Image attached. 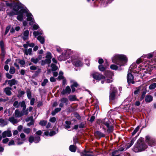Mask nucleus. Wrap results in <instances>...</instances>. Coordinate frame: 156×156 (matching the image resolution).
<instances>
[{"label":"nucleus","instance_id":"nucleus-1","mask_svg":"<svg viewBox=\"0 0 156 156\" xmlns=\"http://www.w3.org/2000/svg\"><path fill=\"white\" fill-rule=\"evenodd\" d=\"M112 62L120 66H124L127 61L126 56L123 55H116L112 58Z\"/></svg>","mask_w":156,"mask_h":156},{"label":"nucleus","instance_id":"nucleus-2","mask_svg":"<svg viewBox=\"0 0 156 156\" xmlns=\"http://www.w3.org/2000/svg\"><path fill=\"white\" fill-rule=\"evenodd\" d=\"M142 139H139L137 143L133 147L132 150L135 152H138L144 150L147 148V146L144 142L142 141Z\"/></svg>","mask_w":156,"mask_h":156},{"label":"nucleus","instance_id":"nucleus-3","mask_svg":"<svg viewBox=\"0 0 156 156\" xmlns=\"http://www.w3.org/2000/svg\"><path fill=\"white\" fill-rule=\"evenodd\" d=\"M20 12H25L26 14L27 17V21H30L29 24L30 25H32L35 23L34 20L33 18V16L32 14L29 12L27 9H20Z\"/></svg>","mask_w":156,"mask_h":156},{"label":"nucleus","instance_id":"nucleus-4","mask_svg":"<svg viewBox=\"0 0 156 156\" xmlns=\"http://www.w3.org/2000/svg\"><path fill=\"white\" fill-rule=\"evenodd\" d=\"M117 90V89L114 87L113 85H111V86L109 95V99L110 101L115 100L117 98V97L116 95Z\"/></svg>","mask_w":156,"mask_h":156},{"label":"nucleus","instance_id":"nucleus-5","mask_svg":"<svg viewBox=\"0 0 156 156\" xmlns=\"http://www.w3.org/2000/svg\"><path fill=\"white\" fill-rule=\"evenodd\" d=\"M6 5L7 6L12 8L13 10L15 12L19 13V10L20 8V5L18 3L12 2L11 3H7Z\"/></svg>","mask_w":156,"mask_h":156},{"label":"nucleus","instance_id":"nucleus-6","mask_svg":"<svg viewBox=\"0 0 156 156\" xmlns=\"http://www.w3.org/2000/svg\"><path fill=\"white\" fill-rule=\"evenodd\" d=\"M91 76H92L94 79L98 81L105 78V77L103 75L97 73H92L91 74Z\"/></svg>","mask_w":156,"mask_h":156},{"label":"nucleus","instance_id":"nucleus-7","mask_svg":"<svg viewBox=\"0 0 156 156\" xmlns=\"http://www.w3.org/2000/svg\"><path fill=\"white\" fill-rule=\"evenodd\" d=\"M110 122L108 118H105V119L101 120L99 123L100 125L102 126V128L105 131L106 129L104 128V125L106 127H108L110 125Z\"/></svg>","mask_w":156,"mask_h":156},{"label":"nucleus","instance_id":"nucleus-8","mask_svg":"<svg viewBox=\"0 0 156 156\" xmlns=\"http://www.w3.org/2000/svg\"><path fill=\"white\" fill-rule=\"evenodd\" d=\"M146 142L151 146H154L155 144V141L154 139L151 138L149 136H146Z\"/></svg>","mask_w":156,"mask_h":156},{"label":"nucleus","instance_id":"nucleus-9","mask_svg":"<svg viewBox=\"0 0 156 156\" xmlns=\"http://www.w3.org/2000/svg\"><path fill=\"white\" fill-rule=\"evenodd\" d=\"M127 80L129 84L131 83L133 84L135 82L134 81V77L131 73H130L129 71L127 75Z\"/></svg>","mask_w":156,"mask_h":156},{"label":"nucleus","instance_id":"nucleus-10","mask_svg":"<svg viewBox=\"0 0 156 156\" xmlns=\"http://www.w3.org/2000/svg\"><path fill=\"white\" fill-rule=\"evenodd\" d=\"M72 62L73 65L76 66H81L83 65V63L80 59H73Z\"/></svg>","mask_w":156,"mask_h":156},{"label":"nucleus","instance_id":"nucleus-11","mask_svg":"<svg viewBox=\"0 0 156 156\" xmlns=\"http://www.w3.org/2000/svg\"><path fill=\"white\" fill-rule=\"evenodd\" d=\"M8 82V84L11 87L13 85L16 84L17 83L18 81L17 80L14 79H13L11 80H6L5 81V83H6Z\"/></svg>","mask_w":156,"mask_h":156},{"label":"nucleus","instance_id":"nucleus-12","mask_svg":"<svg viewBox=\"0 0 156 156\" xmlns=\"http://www.w3.org/2000/svg\"><path fill=\"white\" fill-rule=\"evenodd\" d=\"M8 123V121L7 119L0 118V126H1L3 127L7 125Z\"/></svg>","mask_w":156,"mask_h":156},{"label":"nucleus","instance_id":"nucleus-13","mask_svg":"<svg viewBox=\"0 0 156 156\" xmlns=\"http://www.w3.org/2000/svg\"><path fill=\"white\" fill-rule=\"evenodd\" d=\"M71 91V89L69 86H67L66 87L65 89H63L61 92V93L62 94H69Z\"/></svg>","mask_w":156,"mask_h":156},{"label":"nucleus","instance_id":"nucleus-14","mask_svg":"<svg viewBox=\"0 0 156 156\" xmlns=\"http://www.w3.org/2000/svg\"><path fill=\"white\" fill-rule=\"evenodd\" d=\"M60 101L61 102L59 105V106L61 107H63L64 104H66V105L67 104L68 100L67 98H63L60 99Z\"/></svg>","mask_w":156,"mask_h":156},{"label":"nucleus","instance_id":"nucleus-15","mask_svg":"<svg viewBox=\"0 0 156 156\" xmlns=\"http://www.w3.org/2000/svg\"><path fill=\"white\" fill-rule=\"evenodd\" d=\"M2 136L3 138H5L6 136L9 137L12 136V133L11 131L8 130L3 132L2 134Z\"/></svg>","mask_w":156,"mask_h":156},{"label":"nucleus","instance_id":"nucleus-16","mask_svg":"<svg viewBox=\"0 0 156 156\" xmlns=\"http://www.w3.org/2000/svg\"><path fill=\"white\" fill-rule=\"evenodd\" d=\"M8 120V121H9L13 125H15L17 124L19 121L17 119L15 118L14 116H12L9 117Z\"/></svg>","mask_w":156,"mask_h":156},{"label":"nucleus","instance_id":"nucleus-17","mask_svg":"<svg viewBox=\"0 0 156 156\" xmlns=\"http://www.w3.org/2000/svg\"><path fill=\"white\" fill-rule=\"evenodd\" d=\"M67 55H66L65 53L62 52V54L58 57V60L60 61L62 60H65L68 58Z\"/></svg>","mask_w":156,"mask_h":156},{"label":"nucleus","instance_id":"nucleus-18","mask_svg":"<svg viewBox=\"0 0 156 156\" xmlns=\"http://www.w3.org/2000/svg\"><path fill=\"white\" fill-rule=\"evenodd\" d=\"M14 114L15 116L17 118L20 117L23 115L22 111H20L18 109L15 110Z\"/></svg>","mask_w":156,"mask_h":156},{"label":"nucleus","instance_id":"nucleus-19","mask_svg":"<svg viewBox=\"0 0 156 156\" xmlns=\"http://www.w3.org/2000/svg\"><path fill=\"white\" fill-rule=\"evenodd\" d=\"M12 89V88L7 87L4 89V91L7 95L10 96L12 94V93L11 91Z\"/></svg>","mask_w":156,"mask_h":156},{"label":"nucleus","instance_id":"nucleus-20","mask_svg":"<svg viewBox=\"0 0 156 156\" xmlns=\"http://www.w3.org/2000/svg\"><path fill=\"white\" fill-rule=\"evenodd\" d=\"M29 34V31L27 30L25 31L23 33V38L24 41H25L28 39V35Z\"/></svg>","mask_w":156,"mask_h":156},{"label":"nucleus","instance_id":"nucleus-21","mask_svg":"<svg viewBox=\"0 0 156 156\" xmlns=\"http://www.w3.org/2000/svg\"><path fill=\"white\" fill-rule=\"evenodd\" d=\"M25 12H21L20 10L19 11V13L17 16V19L20 21H22L23 20V14Z\"/></svg>","mask_w":156,"mask_h":156},{"label":"nucleus","instance_id":"nucleus-22","mask_svg":"<svg viewBox=\"0 0 156 156\" xmlns=\"http://www.w3.org/2000/svg\"><path fill=\"white\" fill-rule=\"evenodd\" d=\"M105 75L107 77L110 78L113 76V73L110 71L107 70L105 72Z\"/></svg>","mask_w":156,"mask_h":156},{"label":"nucleus","instance_id":"nucleus-23","mask_svg":"<svg viewBox=\"0 0 156 156\" xmlns=\"http://www.w3.org/2000/svg\"><path fill=\"white\" fill-rule=\"evenodd\" d=\"M152 100V97L150 95H148L146 96L145 100L147 103H149Z\"/></svg>","mask_w":156,"mask_h":156},{"label":"nucleus","instance_id":"nucleus-24","mask_svg":"<svg viewBox=\"0 0 156 156\" xmlns=\"http://www.w3.org/2000/svg\"><path fill=\"white\" fill-rule=\"evenodd\" d=\"M24 53L27 55H31L32 54V49L31 48H29L28 49H25L24 51Z\"/></svg>","mask_w":156,"mask_h":156},{"label":"nucleus","instance_id":"nucleus-25","mask_svg":"<svg viewBox=\"0 0 156 156\" xmlns=\"http://www.w3.org/2000/svg\"><path fill=\"white\" fill-rule=\"evenodd\" d=\"M108 63L106 62V65L105 66H104L103 65H100L98 66V68L101 71H104L105 70L107 66H108Z\"/></svg>","mask_w":156,"mask_h":156},{"label":"nucleus","instance_id":"nucleus-26","mask_svg":"<svg viewBox=\"0 0 156 156\" xmlns=\"http://www.w3.org/2000/svg\"><path fill=\"white\" fill-rule=\"evenodd\" d=\"M70 83H71V86L77 87L79 86L78 84L75 80H70Z\"/></svg>","mask_w":156,"mask_h":156},{"label":"nucleus","instance_id":"nucleus-27","mask_svg":"<svg viewBox=\"0 0 156 156\" xmlns=\"http://www.w3.org/2000/svg\"><path fill=\"white\" fill-rule=\"evenodd\" d=\"M51 62H50L49 60L46 59L44 60H42L41 62V65L42 66H44L46 64H48V65L51 63Z\"/></svg>","mask_w":156,"mask_h":156},{"label":"nucleus","instance_id":"nucleus-28","mask_svg":"<svg viewBox=\"0 0 156 156\" xmlns=\"http://www.w3.org/2000/svg\"><path fill=\"white\" fill-rule=\"evenodd\" d=\"M71 122V121H66L65 122V124L64 125L65 128L66 129H69L70 128V125Z\"/></svg>","mask_w":156,"mask_h":156},{"label":"nucleus","instance_id":"nucleus-29","mask_svg":"<svg viewBox=\"0 0 156 156\" xmlns=\"http://www.w3.org/2000/svg\"><path fill=\"white\" fill-rule=\"evenodd\" d=\"M37 39L42 44H44L45 41L44 38L41 35H39L37 38Z\"/></svg>","mask_w":156,"mask_h":156},{"label":"nucleus","instance_id":"nucleus-30","mask_svg":"<svg viewBox=\"0 0 156 156\" xmlns=\"http://www.w3.org/2000/svg\"><path fill=\"white\" fill-rule=\"evenodd\" d=\"M65 54L66 55H67V57L68 58L69 57V55L71 54L72 53V51L70 49H67L66 50H64Z\"/></svg>","mask_w":156,"mask_h":156},{"label":"nucleus","instance_id":"nucleus-31","mask_svg":"<svg viewBox=\"0 0 156 156\" xmlns=\"http://www.w3.org/2000/svg\"><path fill=\"white\" fill-rule=\"evenodd\" d=\"M88 151L84 150L83 152L80 153L81 156H92L91 155L88 154Z\"/></svg>","mask_w":156,"mask_h":156},{"label":"nucleus","instance_id":"nucleus-32","mask_svg":"<svg viewBox=\"0 0 156 156\" xmlns=\"http://www.w3.org/2000/svg\"><path fill=\"white\" fill-rule=\"evenodd\" d=\"M96 135L100 137H104L105 136V135L103 133H101L100 131H97L95 133Z\"/></svg>","mask_w":156,"mask_h":156},{"label":"nucleus","instance_id":"nucleus-33","mask_svg":"<svg viewBox=\"0 0 156 156\" xmlns=\"http://www.w3.org/2000/svg\"><path fill=\"white\" fill-rule=\"evenodd\" d=\"M7 14L10 16H13L14 15H18V14H19V13H18V12H15L13 10L12 11L9 12H7Z\"/></svg>","mask_w":156,"mask_h":156},{"label":"nucleus","instance_id":"nucleus-34","mask_svg":"<svg viewBox=\"0 0 156 156\" xmlns=\"http://www.w3.org/2000/svg\"><path fill=\"white\" fill-rule=\"evenodd\" d=\"M46 59L49 60L50 62H51V58H52L51 54L50 52H47L46 54V55L45 56Z\"/></svg>","mask_w":156,"mask_h":156},{"label":"nucleus","instance_id":"nucleus-35","mask_svg":"<svg viewBox=\"0 0 156 156\" xmlns=\"http://www.w3.org/2000/svg\"><path fill=\"white\" fill-rule=\"evenodd\" d=\"M69 150L72 152H75L76 151V147L74 145H71L69 147Z\"/></svg>","mask_w":156,"mask_h":156},{"label":"nucleus","instance_id":"nucleus-36","mask_svg":"<svg viewBox=\"0 0 156 156\" xmlns=\"http://www.w3.org/2000/svg\"><path fill=\"white\" fill-rule=\"evenodd\" d=\"M43 34V32L42 31H40L39 30H38L36 31H34L33 33V34L35 36V37H36L37 36L42 35Z\"/></svg>","mask_w":156,"mask_h":156},{"label":"nucleus","instance_id":"nucleus-37","mask_svg":"<svg viewBox=\"0 0 156 156\" xmlns=\"http://www.w3.org/2000/svg\"><path fill=\"white\" fill-rule=\"evenodd\" d=\"M69 99L71 101L76 100V98L75 95H70L69 96Z\"/></svg>","mask_w":156,"mask_h":156},{"label":"nucleus","instance_id":"nucleus-38","mask_svg":"<svg viewBox=\"0 0 156 156\" xmlns=\"http://www.w3.org/2000/svg\"><path fill=\"white\" fill-rule=\"evenodd\" d=\"M107 127L108 128V129L107 130V132L109 133L113 132V126L109 125L108 127Z\"/></svg>","mask_w":156,"mask_h":156},{"label":"nucleus","instance_id":"nucleus-39","mask_svg":"<svg viewBox=\"0 0 156 156\" xmlns=\"http://www.w3.org/2000/svg\"><path fill=\"white\" fill-rule=\"evenodd\" d=\"M20 107L23 108V110L26 109V105L25 103V102L24 101H22L21 102H20Z\"/></svg>","mask_w":156,"mask_h":156},{"label":"nucleus","instance_id":"nucleus-40","mask_svg":"<svg viewBox=\"0 0 156 156\" xmlns=\"http://www.w3.org/2000/svg\"><path fill=\"white\" fill-rule=\"evenodd\" d=\"M47 123V121L46 120H41L39 122V124L42 126H45Z\"/></svg>","mask_w":156,"mask_h":156},{"label":"nucleus","instance_id":"nucleus-41","mask_svg":"<svg viewBox=\"0 0 156 156\" xmlns=\"http://www.w3.org/2000/svg\"><path fill=\"white\" fill-rule=\"evenodd\" d=\"M30 130L31 129L30 128H24L23 129V132L27 134H29Z\"/></svg>","mask_w":156,"mask_h":156},{"label":"nucleus","instance_id":"nucleus-42","mask_svg":"<svg viewBox=\"0 0 156 156\" xmlns=\"http://www.w3.org/2000/svg\"><path fill=\"white\" fill-rule=\"evenodd\" d=\"M34 142L35 143H38L40 140V137L39 136H36L34 137Z\"/></svg>","mask_w":156,"mask_h":156},{"label":"nucleus","instance_id":"nucleus-43","mask_svg":"<svg viewBox=\"0 0 156 156\" xmlns=\"http://www.w3.org/2000/svg\"><path fill=\"white\" fill-rule=\"evenodd\" d=\"M9 73L11 74H13L15 72V68L13 66H11L9 69Z\"/></svg>","mask_w":156,"mask_h":156},{"label":"nucleus","instance_id":"nucleus-44","mask_svg":"<svg viewBox=\"0 0 156 156\" xmlns=\"http://www.w3.org/2000/svg\"><path fill=\"white\" fill-rule=\"evenodd\" d=\"M31 61L35 64L37 63L39 61V60L37 58H32L31 59Z\"/></svg>","mask_w":156,"mask_h":156},{"label":"nucleus","instance_id":"nucleus-45","mask_svg":"<svg viewBox=\"0 0 156 156\" xmlns=\"http://www.w3.org/2000/svg\"><path fill=\"white\" fill-rule=\"evenodd\" d=\"M146 93V90L143 91V92H142L141 96L140 99V101H141L144 99Z\"/></svg>","mask_w":156,"mask_h":156},{"label":"nucleus","instance_id":"nucleus-46","mask_svg":"<svg viewBox=\"0 0 156 156\" xmlns=\"http://www.w3.org/2000/svg\"><path fill=\"white\" fill-rule=\"evenodd\" d=\"M11 25H9L6 28L5 30V32L4 35H5L8 33L9 30L11 28Z\"/></svg>","mask_w":156,"mask_h":156},{"label":"nucleus","instance_id":"nucleus-47","mask_svg":"<svg viewBox=\"0 0 156 156\" xmlns=\"http://www.w3.org/2000/svg\"><path fill=\"white\" fill-rule=\"evenodd\" d=\"M140 128L139 126H137L135 129L133 131V132L132 133V136H134L136 133V132L138 131L139 130Z\"/></svg>","mask_w":156,"mask_h":156},{"label":"nucleus","instance_id":"nucleus-48","mask_svg":"<svg viewBox=\"0 0 156 156\" xmlns=\"http://www.w3.org/2000/svg\"><path fill=\"white\" fill-rule=\"evenodd\" d=\"M51 66L52 68V71L56 70L58 69V68L57 67V66H56L55 64H51Z\"/></svg>","mask_w":156,"mask_h":156},{"label":"nucleus","instance_id":"nucleus-49","mask_svg":"<svg viewBox=\"0 0 156 156\" xmlns=\"http://www.w3.org/2000/svg\"><path fill=\"white\" fill-rule=\"evenodd\" d=\"M13 106L16 108H18L20 106V102L17 101H15L13 104Z\"/></svg>","mask_w":156,"mask_h":156},{"label":"nucleus","instance_id":"nucleus-50","mask_svg":"<svg viewBox=\"0 0 156 156\" xmlns=\"http://www.w3.org/2000/svg\"><path fill=\"white\" fill-rule=\"evenodd\" d=\"M110 68L113 70H116L118 68V67L115 65L112 64L111 65Z\"/></svg>","mask_w":156,"mask_h":156},{"label":"nucleus","instance_id":"nucleus-51","mask_svg":"<svg viewBox=\"0 0 156 156\" xmlns=\"http://www.w3.org/2000/svg\"><path fill=\"white\" fill-rule=\"evenodd\" d=\"M48 80L47 79H44V80L43 82L41 83V86L43 87L45 86L46 85V83H48Z\"/></svg>","mask_w":156,"mask_h":156},{"label":"nucleus","instance_id":"nucleus-52","mask_svg":"<svg viewBox=\"0 0 156 156\" xmlns=\"http://www.w3.org/2000/svg\"><path fill=\"white\" fill-rule=\"evenodd\" d=\"M27 94L28 98L29 99H31V94L30 91L29 90H27Z\"/></svg>","mask_w":156,"mask_h":156},{"label":"nucleus","instance_id":"nucleus-53","mask_svg":"<svg viewBox=\"0 0 156 156\" xmlns=\"http://www.w3.org/2000/svg\"><path fill=\"white\" fill-rule=\"evenodd\" d=\"M22 112H23V115H27L29 113L28 110V109H25L23 110V109Z\"/></svg>","mask_w":156,"mask_h":156},{"label":"nucleus","instance_id":"nucleus-54","mask_svg":"<svg viewBox=\"0 0 156 156\" xmlns=\"http://www.w3.org/2000/svg\"><path fill=\"white\" fill-rule=\"evenodd\" d=\"M156 87V83H154L151 84L149 87L150 89H153Z\"/></svg>","mask_w":156,"mask_h":156},{"label":"nucleus","instance_id":"nucleus-55","mask_svg":"<svg viewBox=\"0 0 156 156\" xmlns=\"http://www.w3.org/2000/svg\"><path fill=\"white\" fill-rule=\"evenodd\" d=\"M34 137L33 136H30L28 139L30 143H32L34 142Z\"/></svg>","mask_w":156,"mask_h":156},{"label":"nucleus","instance_id":"nucleus-56","mask_svg":"<svg viewBox=\"0 0 156 156\" xmlns=\"http://www.w3.org/2000/svg\"><path fill=\"white\" fill-rule=\"evenodd\" d=\"M0 47L1 49H3V48H4V44L2 41H0Z\"/></svg>","mask_w":156,"mask_h":156},{"label":"nucleus","instance_id":"nucleus-57","mask_svg":"<svg viewBox=\"0 0 156 156\" xmlns=\"http://www.w3.org/2000/svg\"><path fill=\"white\" fill-rule=\"evenodd\" d=\"M19 93L17 96L18 97H21L25 94V92L23 91H20L19 92Z\"/></svg>","mask_w":156,"mask_h":156},{"label":"nucleus","instance_id":"nucleus-58","mask_svg":"<svg viewBox=\"0 0 156 156\" xmlns=\"http://www.w3.org/2000/svg\"><path fill=\"white\" fill-rule=\"evenodd\" d=\"M6 77L8 79H11L12 78V76L9 73H7L5 74Z\"/></svg>","mask_w":156,"mask_h":156},{"label":"nucleus","instance_id":"nucleus-59","mask_svg":"<svg viewBox=\"0 0 156 156\" xmlns=\"http://www.w3.org/2000/svg\"><path fill=\"white\" fill-rule=\"evenodd\" d=\"M33 120V118L32 116H30L29 117L27 118L26 119V122H28L29 121Z\"/></svg>","mask_w":156,"mask_h":156},{"label":"nucleus","instance_id":"nucleus-60","mask_svg":"<svg viewBox=\"0 0 156 156\" xmlns=\"http://www.w3.org/2000/svg\"><path fill=\"white\" fill-rule=\"evenodd\" d=\"M56 121V118L55 117L51 118L49 119V121L52 123L55 122Z\"/></svg>","mask_w":156,"mask_h":156},{"label":"nucleus","instance_id":"nucleus-61","mask_svg":"<svg viewBox=\"0 0 156 156\" xmlns=\"http://www.w3.org/2000/svg\"><path fill=\"white\" fill-rule=\"evenodd\" d=\"M140 92V89L138 87V88H136V90L134 92V95H136L138 94Z\"/></svg>","mask_w":156,"mask_h":156},{"label":"nucleus","instance_id":"nucleus-62","mask_svg":"<svg viewBox=\"0 0 156 156\" xmlns=\"http://www.w3.org/2000/svg\"><path fill=\"white\" fill-rule=\"evenodd\" d=\"M155 53H153V52L152 53H150L147 55V56L148 58H150L153 57V55H154Z\"/></svg>","mask_w":156,"mask_h":156},{"label":"nucleus","instance_id":"nucleus-63","mask_svg":"<svg viewBox=\"0 0 156 156\" xmlns=\"http://www.w3.org/2000/svg\"><path fill=\"white\" fill-rule=\"evenodd\" d=\"M34 123V120H31V121L29 123L27 124V126H30L31 125H33Z\"/></svg>","mask_w":156,"mask_h":156},{"label":"nucleus","instance_id":"nucleus-64","mask_svg":"<svg viewBox=\"0 0 156 156\" xmlns=\"http://www.w3.org/2000/svg\"><path fill=\"white\" fill-rule=\"evenodd\" d=\"M39 27L37 24H35L33 26V28L34 30H35L37 29Z\"/></svg>","mask_w":156,"mask_h":156}]
</instances>
